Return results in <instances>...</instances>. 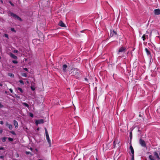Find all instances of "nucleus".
Segmentation results:
<instances>
[{
	"label": "nucleus",
	"instance_id": "1",
	"mask_svg": "<svg viewBox=\"0 0 160 160\" xmlns=\"http://www.w3.org/2000/svg\"><path fill=\"white\" fill-rule=\"evenodd\" d=\"M154 156L152 155H150L149 156V158L150 160H155L157 159L158 160L160 159V157H159V153H158L156 151L153 152Z\"/></svg>",
	"mask_w": 160,
	"mask_h": 160
},
{
	"label": "nucleus",
	"instance_id": "2",
	"mask_svg": "<svg viewBox=\"0 0 160 160\" xmlns=\"http://www.w3.org/2000/svg\"><path fill=\"white\" fill-rule=\"evenodd\" d=\"M139 143L141 145L142 147H146V144L145 141L142 139H140L139 140Z\"/></svg>",
	"mask_w": 160,
	"mask_h": 160
},
{
	"label": "nucleus",
	"instance_id": "3",
	"mask_svg": "<svg viewBox=\"0 0 160 160\" xmlns=\"http://www.w3.org/2000/svg\"><path fill=\"white\" fill-rule=\"evenodd\" d=\"M126 48L124 47H122L119 49L118 54H119L120 52H125L126 51Z\"/></svg>",
	"mask_w": 160,
	"mask_h": 160
},
{
	"label": "nucleus",
	"instance_id": "4",
	"mask_svg": "<svg viewBox=\"0 0 160 160\" xmlns=\"http://www.w3.org/2000/svg\"><path fill=\"white\" fill-rule=\"evenodd\" d=\"M10 14L11 16L15 18L18 19V20H19L20 21H21V19L19 17H18V16H17L16 14H15L13 13H12V12H11L10 13Z\"/></svg>",
	"mask_w": 160,
	"mask_h": 160
},
{
	"label": "nucleus",
	"instance_id": "5",
	"mask_svg": "<svg viewBox=\"0 0 160 160\" xmlns=\"http://www.w3.org/2000/svg\"><path fill=\"white\" fill-rule=\"evenodd\" d=\"M72 73L73 74V75H79V72L76 69H74Z\"/></svg>",
	"mask_w": 160,
	"mask_h": 160
},
{
	"label": "nucleus",
	"instance_id": "6",
	"mask_svg": "<svg viewBox=\"0 0 160 160\" xmlns=\"http://www.w3.org/2000/svg\"><path fill=\"white\" fill-rule=\"evenodd\" d=\"M44 121L42 119L38 120H36L35 121V123L36 125H38V124H42L43 123Z\"/></svg>",
	"mask_w": 160,
	"mask_h": 160
},
{
	"label": "nucleus",
	"instance_id": "7",
	"mask_svg": "<svg viewBox=\"0 0 160 160\" xmlns=\"http://www.w3.org/2000/svg\"><path fill=\"white\" fill-rule=\"evenodd\" d=\"M46 138L47 140L50 145V146H51V142L50 140V138H49L48 134H47L46 135Z\"/></svg>",
	"mask_w": 160,
	"mask_h": 160
},
{
	"label": "nucleus",
	"instance_id": "8",
	"mask_svg": "<svg viewBox=\"0 0 160 160\" xmlns=\"http://www.w3.org/2000/svg\"><path fill=\"white\" fill-rule=\"evenodd\" d=\"M67 68V66L66 64H64L62 67L63 71L64 72H66L67 71L66 68Z\"/></svg>",
	"mask_w": 160,
	"mask_h": 160
},
{
	"label": "nucleus",
	"instance_id": "9",
	"mask_svg": "<svg viewBox=\"0 0 160 160\" xmlns=\"http://www.w3.org/2000/svg\"><path fill=\"white\" fill-rule=\"evenodd\" d=\"M58 25L62 27H66L65 24L63 23V22L62 21H60L58 24Z\"/></svg>",
	"mask_w": 160,
	"mask_h": 160
},
{
	"label": "nucleus",
	"instance_id": "10",
	"mask_svg": "<svg viewBox=\"0 0 160 160\" xmlns=\"http://www.w3.org/2000/svg\"><path fill=\"white\" fill-rule=\"evenodd\" d=\"M154 12L155 14L159 15L160 14V10L159 9H155Z\"/></svg>",
	"mask_w": 160,
	"mask_h": 160
},
{
	"label": "nucleus",
	"instance_id": "11",
	"mask_svg": "<svg viewBox=\"0 0 160 160\" xmlns=\"http://www.w3.org/2000/svg\"><path fill=\"white\" fill-rule=\"evenodd\" d=\"M130 149L131 150V153H132L131 155H133L134 156V151L133 148L132 146L131 145L130 146Z\"/></svg>",
	"mask_w": 160,
	"mask_h": 160
},
{
	"label": "nucleus",
	"instance_id": "12",
	"mask_svg": "<svg viewBox=\"0 0 160 160\" xmlns=\"http://www.w3.org/2000/svg\"><path fill=\"white\" fill-rule=\"evenodd\" d=\"M110 32H111V34L110 35V37L113 36L114 34H115V35L117 34L116 32L114 31L113 30H111Z\"/></svg>",
	"mask_w": 160,
	"mask_h": 160
},
{
	"label": "nucleus",
	"instance_id": "13",
	"mask_svg": "<svg viewBox=\"0 0 160 160\" xmlns=\"http://www.w3.org/2000/svg\"><path fill=\"white\" fill-rule=\"evenodd\" d=\"M10 56L11 57L13 58L14 59H17V57L15 55H14L13 53H11L10 54Z\"/></svg>",
	"mask_w": 160,
	"mask_h": 160
},
{
	"label": "nucleus",
	"instance_id": "14",
	"mask_svg": "<svg viewBox=\"0 0 160 160\" xmlns=\"http://www.w3.org/2000/svg\"><path fill=\"white\" fill-rule=\"evenodd\" d=\"M13 124L15 128H18V122L15 120L13 121Z\"/></svg>",
	"mask_w": 160,
	"mask_h": 160
},
{
	"label": "nucleus",
	"instance_id": "15",
	"mask_svg": "<svg viewBox=\"0 0 160 160\" xmlns=\"http://www.w3.org/2000/svg\"><path fill=\"white\" fill-rule=\"evenodd\" d=\"M8 76H10V77L12 78H14V74L11 73H8Z\"/></svg>",
	"mask_w": 160,
	"mask_h": 160
},
{
	"label": "nucleus",
	"instance_id": "16",
	"mask_svg": "<svg viewBox=\"0 0 160 160\" xmlns=\"http://www.w3.org/2000/svg\"><path fill=\"white\" fill-rule=\"evenodd\" d=\"M145 51L147 53V54L148 55H150V51L148 50L147 48H145Z\"/></svg>",
	"mask_w": 160,
	"mask_h": 160
},
{
	"label": "nucleus",
	"instance_id": "17",
	"mask_svg": "<svg viewBox=\"0 0 160 160\" xmlns=\"http://www.w3.org/2000/svg\"><path fill=\"white\" fill-rule=\"evenodd\" d=\"M32 84H34V83H32V82L31 83V88L32 90L34 91L35 89V88L32 86Z\"/></svg>",
	"mask_w": 160,
	"mask_h": 160
},
{
	"label": "nucleus",
	"instance_id": "18",
	"mask_svg": "<svg viewBox=\"0 0 160 160\" xmlns=\"http://www.w3.org/2000/svg\"><path fill=\"white\" fill-rule=\"evenodd\" d=\"M148 37V35H146L145 34H144L142 36V38L143 41H144L146 39V37Z\"/></svg>",
	"mask_w": 160,
	"mask_h": 160
},
{
	"label": "nucleus",
	"instance_id": "19",
	"mask_svg": "<svg viewBox=\"0 0 160 160\" xmlns=\"http://www.w3.org/2000/svg\"><path fill=\"white\" fill-rule=\"evenodd\" d=\"M8 128L10 130H12V126L11 124H10L8 126Z\"/></svg>",
	"mask_w": 160,
	"mask_h": 160
},
{
	"label": "nucleus",
	"instance_id": "20",
	"mask_svg": "<svg viewBox=\"0 0 160 160\" xmlns=\"http://www.w3.org/2000/svg\"><path fill=\"white\" fill-rule=\"evenodd\" d=\"M23 105H25V106L27 107V108H29V105L27 103L25 102H23L22 103Z\"/></svg>",
	"mask_w": 160,
	"mask_h": 160
},
{
	"label": "nucleus",
	"instance_id": "21",
	"mask_svg": "<svg viewBox=\"0 0 160 160\" xmlns=\"http://www.w3.org/2000/svg\"><path fill=\"white\" fill-rule=\"evenodd\" d=\"M7 139V138L4 137L2 138V141L4 142H5L6 140Z\"/></svg>",
	"mask_w": 160,
	"mask_h": 160
},
{
	"label": "nucleus",
	"instance_id": "22",
	"mask_svg": "<svg viewBox=\"0 0 160 160\" xmlns=\"http://www.w3.org/2000/svg\"><path fill=\"white\" fill-rule=\"evenodd\" d=\"M18 90H19L21 92H23V91H22V89L20 88H18Z\"/></svg>",
	"mask_w": 160,
	"mask_h": 160
},
{
	"label": "nucleus",
	"instance_id": "23",
	"mask_svg": "<svg viewBox=\"0 0 160 160\" xmlns=\"http://www.w3.org/2000/svg\"><path fill=\"white\" fill-rule=\"evenodd\" d=\"M12 62H13V63H15V64L17 63L18 62V61H16V60H13L12 61Z\"/></svg>",
	"mask_w": 160,
	"mask_h": 160
},
{
	"label": "nucleus",
	"instance_id": "24",
	"mask_svg": "<svg viewBox=\"0 0 160 160\" xmlns=\"http://www.w3.org/2000/svg\"><path fill=\"white\" fill-rule=\"evenodd\" d=\"M22 76H23L25 77H27V75L25 73H23L22 74Z\"/></svg>",
	"mask_w": 160,
	"mask_h": 160
},
{
	"label": "nucleus",
	"instance_id": "25",
	"mask_svg": "<svg viewBox=\"0 0 160 160\" xmlns=\"http://www.w3.org/2000/svg\"><path fill=\"white\" fill-rule=\"evenodd\" d=\"M25 153L27 155H28L29 154H31V152H30L26 151Z\"/></svg>",
	"mask_w": 160,
	"mask_h": 160
},
{
	"label": "nucleus",
	"instance_id": "26",
	"mask_svg": "<svg viewBox=\"0 0 160 160\" xmlns=\"http://www.w3.org/2000/svg\"><path fill=\"white\" fill-rule=\"evenodd\" d=\"M11 30L14 32H16V31L13 28H12L11 29Z\"/></svg>",
	"mask_w": 160,
	"mask_h": 160
},
{
	"label": "nucleus",
	"instance_id": "27",
	"mask_svg": "<svg viewBox=\"0 0 160 160\" xmlns=\"http://www.w3.org/2000/svg\"><path fill=\"white\" fill-rule=\"evenodd\" d=\"M19 82L22 84H24L23 82L21 80H19Z\"/></svg>",
	"mask_w": 160,
	"mask_h": 160
},
{
	"label": "nucleus",
	"instance_id": "28",
	"mask_svg": "<svg viewBox=\"0 0 160 160\" xmlns=\"http://www.w3.org/2000/svg\"><path fill=\"white\" fill-rule=\"evenodd\" d=\"M8 139L9 141H12L13 140V139L12 138H8Z\"/></svg>",
	"mask_w": 160,
	"mask_h": 160
},
{
	"label": "nucleus",
	"instance_id": "29",
	"mask_svg": "<svg viewBox=\"0 0 160 160\" xmlns=\"http://www.w3.org/2000/svg\"><path fill=\"white\" fill-rule=\"evenodd\" d=\"M18 52V51L17 50H14L13 51V52L14 53H17Z\"/></svg>",
	"mask_w": 160,
	"mask_h": 160
},
{
	"label": "nucleus",
	"instance_id": "30",
	"mask_svg": "<svg viewBox=\"0 0 160 160\" xmlns=\"http://www.w3.org/2000/svg\"><path fill=\"white\" fill-rule=\"evenodd\" d=\"M4 36L6 38H8V34H5Z\"/></svg>",
	"mask_w": 160,
	"mask_h": 160
},
{
	"label": "nucleus",
	"instance_id": "31",
	"mask_svg": "<svg viewBox=\"0 0 160 160\" xmlns=\"http://www.w3.org/2000/svg\"><path fill=\"white\" fill-rule=\"evenodd\" d=\"M130 136L131 138L132 137V132H131L130 133Z\"/></svg>",
	"mask_w": 160,
	"mask_h": 160
},
{
	"label": "nucleus",
	"instance_id": "32",
	"mask_svg": "<svg viewBox=\"0 0 160 160\" xmlns=\"http://www.w3.org/2000/svg\"><path fill=\"white\" fill-rule=\"evenodd\" d=\"M132 157L131 160H134V156L133 155H131Z\"/></svg>",
	"mask_w": 160,
	"mask_h": 160
},
{
	"label": "nucleus",
	"instance_id": "33",
	"mask_svg": "<svg viewBox=\"0 0 160 160\" xmlns=\"http://www.w3.org/2000/svg\"><path fill=\"white\" fill-rule=\"evenodd\" d=\"M45 133H46V135L47 134H48V132L47 131V129L46 128H45Z\"/></svg>",
	"mask_w": 160,
	"mask_h": 160
},
{
	"label": "nucleus",
	"instance_id": "34",
	"mask_svg": "<svg viewBox=\"0 0 160 160\" xmlns=\"http://www.w3.org/2000/svg\"><path fill=\"white\" fill-rule=\"evenodd\" d=\"M3 105H2L1 102H0V108H3Z\"/></svg>",
	"mask_w": 160,
	"mask_h": 160
},
{
	"label": "nucleus",
	"instance_id": "35",
	"mask_svg": "<svg viewBox=\"0 0 160 160\" xmlns=\"http://www.w3.org/2000/svg\"><path fill=\"white\" fill-rule=\"evenodd\" d=\"M3 124V122L2 121H0V124L2 125Z\"/></svg>",
	"mask_w": 160,
	"mask_h": 160
},
{
	"label": "nucleus",
	"instance_id": "36",
	"mask_svg": "<svg viewBox=\"0 0 160 160\" xmlns=\"http://www.w3.org/2000/svg\"><path fill=\"white\" fill-rule=\"evenodd\" d=\"M10 124H8V122H6V126H8Z\"/></svg>",
	"mask_w": 160,
	"mask_h": 160
},
{
	"label": "nucleus",
	"instance_id": "37",
	"mask_svg": "<svg viewBox=\"0 0 160 160\" xmlns=\"http://www.w3.org/2000/svg\"><path fill=\"white\" fill-rule=\"evenodd\" d=\"M9 91H10V92H11V93H12L13 92L11 88L9 89Z\"/></svg>",
	"mask_w": 160,
	"mask_h": 160
},
{
	"label": "nucleus",
	"instance_id": "38",
	"mask_svg": "<svg viewBox=\"0 0 160 160\" xmlns=\"http://www.w3.org/2000/svg\"><path fill=\"white\" fill-rule=\"evenodd\" d=\"M30 116L31 117H33V114L32 113H30Z\"/></svg>",
	"mask_w": 160,
	"mask_h": 160
},
{
	"label": "nucleus",
	"instance_id": "39",
	"mask_svg": "<svg viewBox=\"0 0 160 160\" xmlns=\"http://www.w3.org/2000/svg\"><path fill=\"white\" fill-rule=\"evenodd\" d=\"M4 158V157L3 156H0V158H2H2Z\"/></svg>",
	"mask_w": 160,
	"mask_h": 160
},
{
	"label": "nucleus",
	"instance_id": "40",
	"mask_svg": "<svg viewBox=\"0 0 160 160\" xmlns=\"http://www.w3.org/2000/svg\"><path fill=\"white\" fill-rule=\"evenodd\" d=\"M24 70H25L27 71H28V69L27 68H23Z\"/></svg>",
	"mask_w": 160,
	"mask_h": 160
},
{
	"label": "nucleus",
	"instance_id": "41",
	"mask_svg": "<svg viewBox=\"0 0 160 160\" xmlns=\"http://www.w3.org/2000/svg\"><path fill=\"white\" fill-rule=\"evenodd\" d=\"M113 143V145L114 146V147H115V140L114 141Z\"/></svg>",
	"mask_w": 160,
	"mask_h": 160
},
{
	"label": "nucleus",
	"instance_id": "42",
	"mask_svg": "<svg viewBox=\"0 0 160 160\" xmlns=\"http://www.w3.org/2000/svg\"><path fill=\"white\" fill-rule=\"evenodd\" d=\"M11 132L12 134H15V133L14 132V131H11Z\"/></svg>",
	"mask_w": 160,
	"mask_h": 160
},
{
	"label": "nucleus",
	"instance_id": "43",
	"mask_svg": "<svg viewBox=\"0 0 160 160\" xmlns=\"http://www.w3.org/2000/svg\"><path fill=\"white\" fill-rule=\"evenodd\" d=\"M10 3L12 6H14V5L13 3H12L11 2H10Z\"/></svg>",
	"mask_w": 160,
	"mask_h": 160
},
{
	"label": "nucleus",
	"instance_id": "44",
	"mask_svg": "<svg viewBox=\"0 0 160 160\" xmlns=\"http://www.w3.org/2000/svg\"><path fill=\"white\" fill-rule=\"evenodd\" d=\"M4 150V148L3 147H1V148H0V150Z\"/></svg>",
	"mask_w": 160,
	"mask_h": 160
},
{
	"label": "nucleus",
	"instance_id": "45",
	"mask_svg": "<svg viewBox=\"0 0 160 160\" xmlns=\"http://www.w3.org/2000/svg\"><path fill=\"white\" fill-rule=\"evenodd\" d=\"M0 2L2 3H3V2L2 0H0Z\"/></svg>",
	"mask_w": 160,
	"mask_h": 160
},
{
	"label": "nucleus",
	"instance_id": "46",
	"mask_svg": "<svg viewBox=\"0 0 160 160\" xmlns=\"http://www.w3.org/2000/svg\"><path fill=\"white\" fill-rule=\"evenodd\" d=\"M85 80L86 81H88V79L86 78H85Z\"/></svg>",
	"mask_w": 160,
	"mask_h": 160
},
{
	"label": "nucleus",
	"instance_id": "47",
	"mask_svg": "<svg viewBox=\"0 0 160 160\" xmlns=\"http://www.w3.org/2000/svg\"><path fill=\"white\" fill-rule=\"evenodd\" d=\"M30 149L32 151L33 149H32V148H30Z\"/></svg>",
	"mask_w": 160,
	"mask_h": 160
},
{
	"label": "nucleus",
	"instance_id": "48",
	"mask_svg": "<svg viewBox=\"0 0 160 160\" xmlns=\"http://www.w3.org/2000/svg\"><path fill=\"white\" fill-rule=\"evenodd\" d=\"M2 132V130H0V133H1Z\"/></svg>",
	"mask_w": 160,
	"mask_h": 160
},
{
	"label": "nucleus",
	"instance_id": "49",
	"mask_svg": "<svg viewBox=\"0 0 160 160\" xmlns=\"http://www.w3.org/2000/svg\"><path fill=\"white\" fill-rule=\"evenodd\" d=\"M27 83H29V82L28 81H27Z\"/></svg>",
	"mask_w": 160,
	"mask_h": 160
},
{
	"label": "nucleus",
	"instance_id": "50",
	"mask_svg": "<svg viewBox=\"0 0 160 160\" xmlns=\"http://www.w3.org/2000/svg\"><path fill=\"white\" fill-rule=\"evenodd\" d=\"M37 130H39V128H38V129H37Z\"/></svg>",
	"mask_w": 160,
	"mask_h": 160
},
{
	"label": "nucleus",
	"instance_id": "51",
	"mask_svg": "<svg viewBox=\"0 0 160 160\" xmlns=\"http://www.w3.org/2000/svg\"><path fill=\"white\" fill-rule=\"evenodd\" d=\"M38 160H41V159H39Z\"/></svg>",
	"mask_w": 160,
	"mask_h": 160
},
{
	"label": "nucleus",
	"instance_id": "52",
	"mask_svg": "<svg viewBox=\"0 0 160 160\" xmlns=\"http://www.w3.org/2000/svg\"><path fill=\"white\" fill-rule=\"evenodd\" d=\"M97 160H98L97 159Z\"/></svg>",
	"mask_w": 160,
	"mask_h": 160
}]
</instances>
